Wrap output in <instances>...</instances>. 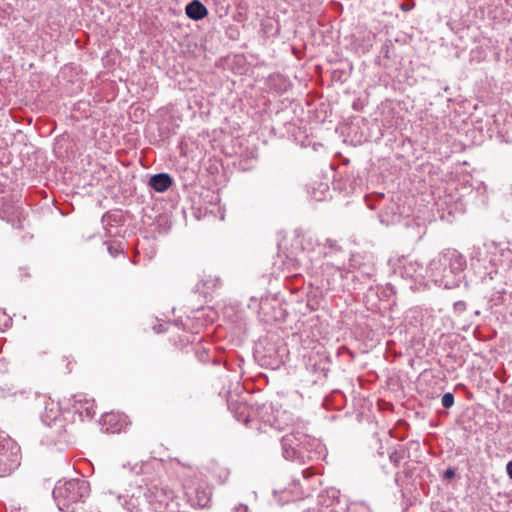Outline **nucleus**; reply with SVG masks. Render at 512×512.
<instances>
[{"label":"nucleus","mask_w":512,"mask_h":512,"mask_svg":"<svg viewBox=\"0 0 512 512\" xmlns=\"http://www.w3.org/2000/svg\"><path fill=\"white\" fill-rule=\"evenodd\" d=\"M466 265V259L461 253L447 249L430 261L427 274L435 284L452 289L459 286L460 275Z\"/></svg>","instance_id":"obj_1"},{"label":"nucleus","mask_w":512,"mask_h":512,"mask_svg":"<svg viewBox=\"0 0 512 512\" xmlns=\"http://www.w3.org/2000/svg\"><path fill=\"white\" fill-rule=\"evenodd\" d=\"M281 447L286 460L300 462L319 459L321 451L318 449H322L321 444L304 433L300 425L282 436Z\"/></svg>","instance_id":"obj_2"},{"label":"nucleus","mask_w":512,"mask_h":512,"mask_svg":"<svg viewBox=\"0 0 512 512\" xmlns=\"http://www.w3.org/2000/svg\"><path fill=\"white\" fill-rule=\"evenodd\" d=\"M90 493L89 482L84 479L59 481L53 489V498L61 511H74L84 503Z\"/></svg>","instance_id":"obj_3"},{"label":"nucleus","mask_w":512,"mask_h":512,"mask_svg":"<svg viewBox=\"0 0 512 512\" xmlns=\"http://www.w3.org/2000/svg\"><path fill=\"white\" fill-rule=\"evenodd\" d=\"M144 495L155 512H180L175 493L167 485L153 483Z\"/></svg>","instance_id":"obj_4"},{"label":"nucleus","mask_w":512,"mask_h":512,"mask_svg":"<svg viewBox=\"0 0 512 512\" xmlns=\"http://www.w3.org/2000/svg\"><path fill=\"white\" fill-rule=\"evenodd\" d=\"M258 414L262 422L269 424L275 429L297 428L293 414L286 410H276L274 412L271 405L263 404L259 408Z\"/></svg>","instance_id":"obj_5"},{"label":"nucleus","mask_w":512,"mask_h":512,"mask_svg":"<svg viewBox=\"0 0 512 512\" xmlns=\"http://www.w3.org/2000/svg\"><path fill=\"white\" fill-rule=\"evenodd\" d=\"M41 418L42 422L50 429L47 436L53 440L61 439L63 433H65V423L58 404L54 402L47 403Z\"/></svg>","instance_id":"obj_6"},{"label":"nucleus","mask_w":512,"mask_h":512,"mask_svg":"<svg viewBox=\"0 0 512 512\" xmlns=\"http://www.w3.org/2000/svg\"><path fill=\"white\" fill-rule=\"evenodd\" d=\"M19 460V448L10 439L0 436V476L13 471Z\"/></svg>","instance_id":"obj_7"},{"label":"nucleus","mask_w":512,"mask_h":512,"mask_svg":"<svg viewBox=\"0 0 512 512\" xmlns=\"http://www.w3.org/2000/svg\"><path fill=\"white\" fill-rule=\"evenodd\" d=\"M19 460V448L10 439L0 436V476L13 471Z\"/></svg>","instance_id":"obj_8"},{"label":"nucleus","mask_w":512,"mask_h":512,"mask_svg":"<svg viewBox=\"0 0 512 512\" xmlns=\"http://www.w3.org/2000/svg\"><path fill=\"white\" fill-rule=\"evenodd\" d=\"M185 496L192 507L205 508L211 502L212 492L208 485L198 484L187 487Z\"/></svg>","instance_id":"obj_9"},{"label":"nucleus","mask_w":512,"mask_h":512,"mask_svg":"<svg viewBox=\"0 0 512 512\" xmlns=\"http://www.w3.org/2000/svg\"><path fill=\"white\" fill-rule=\"evenodd\" d=\"M95 408L96 405L93 399H89L82 394L73 397L74 413L79 414L82 420L92 419L96 414Z\"/></svg>","instance_id":"obj_10"},{"label":"nucleus","mask_w":512,"mask_h":512,"mask_svg":"<svg viewBox=\"0 0 512 512\" xmlns=\"http://www.w3.org/2000/svg\"><path fill=\"white\" fill-rule=\"evenodd\" d=\"M1 213L3 217L6 218L8 222L12 223V226L17 229L23 228V220L25 219L24 211L20 207H13L7 203H5L1 208Z\"/></svg>","instance_id":"obj_11"},{"label":"nucleus","mask_w":512,"mask_h":512,"mask_svg":"<svg viewBox=\"0 0 512 512\" xmlns=\"http://www.w3.org/2000/svg\"><path fill=\"white\" fill-rule=\"evenodd\" d=\"M228 408L238 422L247 424L250 418L249 407L245 402L228 400Z\"/></svg>","instance_id":"obj_12"},{"label":"nucleus","mask_w":512,"mask_h":512,"mask_svg":"<svg viewBox=\"0 0 512 512\" xmlns=\"http://www.w3.org/2000/svg\"><path fill=\"white\" fill-rule=\"evenodd\" d=\"M173 180L167 173H159L153 175L149 180V186L156 192H165L172 185Z\"/></svg>","instance_id":"obj_13"},{"label":"nucleus","mask_w":512,"mask_h":512,"mask_svg":"<svg viewBox=\"0 0 512 512\" xmlns=\"http://www.w3.org/2000/svg\"><path fill=\"white\" fill-rule=\"evenodd\" d=\"M185 12L188 18L195 21L202 20L208 15V9L199 0H193L187 4Z\"/></svg>","instance_id":"obj_14"},{"label":"nucleus","mask_w":512,"mask_h":512,"mask_svg":"<svg viewBox=\"0 0 512 512\" xmlns=\"http://www.w3.org/2000/svg\"><path fill=\"white\" fill-rule=\"evenodd\" d=\"M334 497L330 498L325 493H320L317 497V505L316 507L307 508L302 512H339L334 508H330V506L334 502Z\"/></svg>","instance_id":"obj_15"},{"label":"nucleus","mask_w":512,"mask_h":512,"mask_svg":"<svg viewBox=\"0 0 512 512\" xmlns=\"http://www.w3.org/2000/svg\"><path fill=\"white\" fill-rule=\"evenodd\" d=\"M408 457V452L403 446H398L393 452L390 453V461L398 467L400 463Z\"/></svg>","instance_id":"obj_16"},{"label":"nucleus","mask_w":512,"mask_h":512,"mask_svg":"<svg viewBox=\"0 0 512 512\" xmlns=\"http://www.w3.org/2000/svg\"><path fill=\"white\" fill-rule=\"evenodd\" d=\"M121 222V215L118 212H107L102 216V223L105 229L110 233L108 226Z\"/></svg>","instance_id":"obj_17"},{"label":"nucleus","mask_w":512,"mask_h":512,"mask_svg":"<svg viewBox=\"0 0 512 512\" xmlns=\"http://www.w3.org/2000/svg\"><path fill=\"white\" fill-rule=\"evenodd\" d=\"M347 512H370L364 503H353L348 507Z\"/></svg>","instance_id":"obj_18"},{"label":"nucleus","mask_w":512,"mask_h":512,"mask_svg":"<svg viewBox=\"0 0 512 512\" xmlns=\"http://www.w3.org/2000/svg\"><path fill=\"white\" fill-rule=\"evenodd\" d=\"M442 405L445 408H450L454 405V395L450 392L445 393L441 399Z\"/></svg>","instance_id":"obj_19"},{"label":"nucleus","mask_w":512,"mask_h":512,"mask_svg":"<svg viewBox=\"0 0 512 512\" xmlns=\"http://www.w3.org/2000/svg\"><path fill=\"white\" fill-rule=\"evenodd\" d=\"M108 252L112 257H117L122 252L120 245L110 243L108 245Z\"/></svg>","instance_id":"obj_20"},{"label":"nucleus","mask_w":512,"mask_h":512,"mask_svg":"<svg viewBox=\"0 0 512 512\" xmlns=\"http://www.w3.org/2000/svg\"><path fill=\"white\" fill-rule=\"evenodd\" d=\"M455 474H456V473H455V469H454V468H452V467H449V468H447V469L445 470V472H444V474H443V477H444L445 479H452V478H454V477H455Z\"/></svg>","instance_id":"obj_21"},{"label":"nucleus","mask_w":512,"mask_h":512,"mask_svg":"<svg viewBox=\"0 0 512 512\" xmlns=\"http://www.w3.org/2000/svg\"><path fill=\"white\" fill-rule=\"evenodd\" d=\"M326 246L334 250H340V246L338 245L337 241L333 239H327Z\"/></svg>","instance_id":"obj_22"},{"label":"nucleus","mask_w":512,"mask_h":512,"mask_svg":"<svg viewBox=\"0 0 512 512\" xmlns=\"http://www.w3.org/2000/svg\"><path fill=\"white\" fill-rule=\"evenodd\" d=\"M454 309H455L456 311H460V312L464 311V310L466 309V304H465V302H463V301L455 302V303H454Z\"/></svg>","instance_id":"obj_23"},{"label":"nucleus","mask_w":512,"mask_h":512,"mask_svg":"<svg viewBox=\"0 0 512 512\" xmlns=\"http://www.w3.org/2000/svg\"><path fill=\"white\" fill-rule=\"evenodd\" d=\"M248 507L246 505L240 504L239 506L235 507L233 512H247Z\"/></svg>","instance_id":"obj_24"},{"label":"nucleus","mask_w":512,"mask_h":512,"mask_svg":"<svg viewBox=\"0 0 512 512\" xmlns=\"http://www.w3.org/2000/svg\"><path fill=\"white\" fill-rule=\"evenodd\" d=\"M506 471L508 476L512 479V460L507 463Z\"/></svg>","instance_id":"obj_25"}]
</instances>
